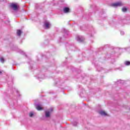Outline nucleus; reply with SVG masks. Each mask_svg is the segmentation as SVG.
Listing matches in <instances>:
<instances>
[{"instance_id": "obj_17", "label": "nucleus", "mask_w": 130, "mask_h": 130, "mask_svg": "<svg viewBox=\"0 0 130 130\" xmlns=\"http://www.w3.org/2000/svg\"><path fill=\"white\" fill-rule=\"evenodd\" d=\"M64 32L66 33L67 32V30L66 29H64Z\"/></svg>"}, {"instance_id": "obj_19", "label": "nucleus", "mask_w": 130, "mask_h": 130, "mask_svg": "<svg viewBox=\"0 0 130 130\" xmlns=\"http://www.w3.org/2000/svg\"><path fill=\"white\" fill-rule=\"evenodd\" d=\"M0 74H2V72L0 71Z\"/></svg>"}, {"instance_id": "obj_14", "label": "nucleus", "mask_w": 130, "mask_h": 130, "mask_svg": "<svg viewBox=\"0 0 130 130\" xmlns=\"http://www.w3.org/2000/svg\"><path fill=\"white\" fill-rule=\"evenodd\" d=\"M122 12H126L127 9H126V8H123L122 9Z\"/></svg>"}, {"instance_id": "obj_1", "label": "nucleus", "mask_w": 130, "mask_h": 130, "mask_svg": "<svg viewBox=\"0 0 130 130\" xmlns=\"http://www.w3.org/2000/svg\"><path fill=\"white\" fill-rule=\"evenodd\" d=\"M11 8L14 10V11H18L19 10V5L17 4L12 3L10 5Z\"/></svg>"}, {"instance_id": "obj_9", "label": "nucleus", "mask_w": 130, "mask_h": 130, "mask_svg": "<svg viewBox=\"0 0 130 130\" xmlns=\"http://www.w3.org/2000/svg\"><path fill=\"white\" fill-rule=\"evenodd\" d=\"M17 35L18 36H21V34H22V31H21V30L19 29L17 30Z\"/></svg>"}, {"instance_id": "obj_4", "label": "nucleus", "mask_w": 130, "mask_h": 130, "mask_svg": "<svg viewBox=\"0 0 130 130\" xmlns=\"http://www.w3.org/2000/svg\"><path fill=\"white\" fill-rule=\"evenodd\" d=\"M111 6L114 8H116V7H121V6H123V4L121 2H117L116 3L112 4Z\"/></svg>"}, {"instance_id": "obj_10", "label": "nucleus", "mask_w": 130, "mask_h": 130, "mask_svg": "<svg viewBox=\"0 0 130 130\" xmlns=\"http://www.w3.org/2000/svg\"><path fill=\"white\" fill-rule=\"evenodd\" d=\"M0 60L1 61V62H2L3 63H4V62H5V59H4V57H1L0 58Z\"/></svg>"}, {"instance_id": "obj_15", "label": "nucleus", "mask_w": 130, "mask_h": 130, "mask_svg": "<svg viewBox=\"0 0 130 130\" xmlns=\"http://www.w3.org/2000/svg\"><path fill=\"white\" fill-rule=\"evenodd\" d=\"M120 34H121V35H124V31H121L120 32Z\"/></svg>"}, {"instance_id": "obj_12", "label": "nucleus", "mask_w": 130, "mask_h": 130, "mask_svg": "<svg viewBox=\"0 0 130 130\" xmlns=\"http://www.w3.org/2000/svg\"><path fill=\"white\" fill-rule=\"evenodd\" d=\"M77 124H78V123L77 122H74L73 123V125L74 126H77Z\"/></svg>"}, {"instance_id": "obj_6", "label": "nucleus", "mask_w": 130, "mask_h": 130, "mask_svg": "<svg viewBox=\"0 0 130 130\" xmlns=\"http://www.w3.org/2000/svg\"><path fill=\"white\" fill-rule=\"evenodd\" d=\"M99 113L100 114H101V115H104V116H106V115H107V114L104 111H100Z\"/></svg>"}, {"instance_id": "obj_2", "label": "nucleus", "mask_w": 130, "mask_h": 130, "mask_svg": "<svg viewBox=\"0 0 130 130\" xmlns=\"http://www.w3.org/2000/svg\"><path fill=\"white\" fill-rule=\"evenodd\" d=\"M51 26V24L48 21H45L44 22V28H45V29H49Z\"/></svg>"}, {"instance_id": "obj_18", "label": "nucleus", "mask_w": 130, "mask_h": 130, "mask_svg": "<svg viewBox=\"0 0 130 130\" xmlns=\"http://www.w3.org/2000/svg\"><path fill=\"white\" fill-rule=\"evenodd\" d=\"M0 2H4V0H0Z\"/></svg>"}, {"instance_id": "obj_7", "label": "nucleus", "mask_w": 130, "mask_h": 130, "mask_svg": "<svg viewBox=\"0 0 130 130\" xmlns=\"http://www.w3.org/2000/svg\"><path fill=\"white\" fill-rule=\"evenodd\" d=\"M63 12L64 13H69L70 12V8L68 7H65L63 9Z\"/></svg>"}, {"instance_id": "obj_8", "label": "nucleus", "mask_w": 130, "mask_h": 130, "mask_svg": "<svg viewBox=\"0 0 130 130\" xmlns=\"http://www.w3.org/2000/svg\"><path fill=\"white\" fill-rule=\"evenodd\" d=\"M36 109L38 110H42V107H41L39 105H36Z\"/></svg>"}, {"instance_id": "obj_13", "label": "nucleus", "mask_w": 130, "mask_h": 130, "mask_svg": "<svg viewBox=\"0 0 130 130\" xmlns=\"http://www.w3.org/2000/svg\"><path fill=\"white\" fill-rule=\"evenodd\" d=\"M29 115L30 117H32V116H33V115H34L33 112L29 113Z\"/></svg>"}, {"instance_id": "obj_16", "label": "nucleus", "mask_w": 130, "mask_h": 130, "mask_svg": "<svg viewBox=\"0 0 130 130\" xmlns=\"http://www.w3.org/2000/svg\"><path fill=\"white\" fill-rule=\"evenodd\" d=\"M21 54H24V52L21 51Z\"/></svg>"}, {"instance_id": "obj_11", "label": "nucleus", "mask_w": 130, "mask_h": 130, "mask_svg": "<svg viewBox=\"0 0 130 130\" xmlns=\"http://www.w3.org/2000/svg\"><path fill=\"white\" fill-rule=\"evenodd\" d=\"M125 66H129L130 62L128 61H126L125 62Z\"/></svg>"}, {"instance_id": "obj_5", "label": "nucleus", "mask_w": 130, "mask_h": 130, "mask_svg": "<svg viewBox=\"0 0 130 130\" xmlns=\"http://www.w3.org/2000/svg\"><path fill=\"white\" fill-rule=\"evenodd\" d=\"M76 40L77 41H79V42H82L85 40V39L84 37L82 36H77L76 37Z\"/></svg>"}, {"instance_id": "obj_3", "label": "nucleus", "mask_w": 130, "mask_h": 130, "mask_svg": "<svg viewBox=\"0 0 130 130\" xmlns=\"http://www.w3.org/2000/svg\"><path fill=\"white\" fill-rule=\"evenodd\" d=\"M53 111V108H51L50 109V110L48 111H46L45 112V116L46 117H49L50 116V113Z\"/></svg>"}]
</instances>
